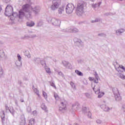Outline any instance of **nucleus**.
<instances>
[{"label":"nucleus","instance_id":"20e7f679","mask_svg":"<svg viewBox=\"0 0 125 125\" xmlns=\"http://www.w3.org/2000/svg\"><path fill=\"white\" fill-rule=\"evenodd\" d=\"M75 8V6L72 3H68L66 7V11L68 14H70L73 12Z\"/></svg>","mask_w":125,"mask_h":125},{"label":"nucleus","instance_id":"c756f323","mask_svg":"<svg viewBox=\"0 0 125 125\" xmlns=\"http://www.w3.org/2000/svg\"><path fill=\"white\" fill-rule=\"evenodd\" d=\"M21 102H24V101L23 100H21Z\"/></svg>","mask_w":125,"mask_h":125},{"label":"nucleus","instance_id":"f03ea898","mask_svg":"<svg viewBox=\"0 0 125 125\" xmlns=\"http://www.w3.org/2000/svg\"><path fill=\"white\" fill-rule=\"evenodd\" d=\"M12 12H13V8L12 6L8 5L7 6L5 11V15L6 16H11L12 15Z\"/></svg>","mask_w":125,"mask_h":125},{"label":"nucleus","instance_id":"1a4fd4ad","mask_svg":"<svg viewBox=\"0 0 125 125\" xmlns=\"http://www.w3.org/2000/svg\"><path fill=\"white\" fill-rule=\"evenodd\" d=\"M41 108L42 110L45 111V112H48V110H47V107L45 106V104H42L41 105Z\"/></svg>","mask_w":125,"mask_h":125},{"label":"nucleus","instance_id":"2eb2a0df","mask_svg":"<svg viewBox=\"0 0 125 125\" xmlns=\"http://www.w3.org/2000/svg\"><path fill=\"white\" fill-rule=\"evenodd\" d=\"M98 94H99L98 98H101V97L102 96H103V95H104V92H100V91L99 93H98Z\"/></svg>","mask_w":125,"mask_h":125},{"label":"nucleus","instance_id":"6e6552de","mask_svg":"<svg viewBox=\"0 0 125 125\" xmlns=\"http://www.w3.org/2000/svg\"><path fill=\"white\" fill-rule=\"evenodd\" d=\"M93 90L96 94H98L100 91V87L98 85H96L93 88Z\"/></svg>","mask_w":125,"mask_h":125},{"label":"nucleus","instance_id":"412c9836","mask_svg":"<svg viewBox=\"0 0 125 125\" xmlns=\"http://www.w3.org/2000/svg\"><path fill=\"white\" fill-rule=\"evenodd\" d=\"M17 57L19 59V61H21V56H20V55H19V54H18Z\"/></svg>","mask_w":125,"mask_h":125},{"label":"nucleus","instance_id":"4be33fe9","mask_svg":"<svg viewBox=\"0 0 125 125\" xmlns=\"http://www.w3.org/2000/svg\"><path fill=\"white\" fill-rule=\"evenodd\" d=\"M88 79L90 81V82H93V81L94 80V78L92 77H89Z\"/></svg>","mask_w":125,"mask_h":125},{"label":"nucleus","instance_id":"f257e3e1","mask_svg":"<svg viewBox=\"0 0 125 125\" xmlns=\"http://www.w3.org/2000/svg\"><path fill=\"white\" fill-rule=\"evenodd\" d=\"M76 12L77 15H82L83 13V2L78 3Z\"/></svg>","mask_w":125,"mask_h":125},{"label":"nucleus","instance_id":"dca6fc26","mask_svg":"<svg viewBox=\"0 0 125 125\" xmlns=\"http://www.w3.org/2000/svg\"><path fill=\"white\" fill-rule=\"evenodd\" d=\"M34 124H35V119H32L31 120H30L29 123V125H34Z\"/></svg>","mask_w":125,"mask_h":125},{"label":"nucleus","instance_id":"473e14b6","mask_svg":"<svg viewBox=\"0 0 125 125\" xmlns=\"http://www.w3.org/2000/svg\"><path fill=\"white\" fill-rule=\"evenodd\" d=\"M92 1H93V0H91Z\"/></svg>","mask_w":125,"mask_h":125},{"label":"nucleus","instance_id":"c85d7f7f","mask_svg":"<svg viewBox=\"0 0 125 125\" xmlns=\"http://www.w3.org/2000/svg\"><path fill=\"white\" fill-rule=\"evenodd\" d=\"M37 95H38L39 97H40V94H39V92H38V93H37Z\"/></svg>","mask_w":125,"mask_h":125},{"label":"nucleus","instance_id":"5701e85b","mask_svg":"<svg viewBox=\"0 0 125 125\" xmlns=\"http://www.w3.org/2000/svg\"><path fill=\"white\" fill-rule=\"evenodd\" d=\"M5 108L6 110H9V107H8V106H7V104H6L5 105Z\"/></svg>","mask_w":125,"mask_h":125},{"label":"nucleus","instance_id":"393cba45","mask_svg":"<svg viewBox=\"0 0 125 125\" xmlns=\"http://www.w3.org/2000/svg\"><path fill=\"white\" fill-rule=\"evenodd\" d=\"M97 123H98V124H100V123H101V121H100V120H97Z\"/></svg>","mask_w":125,"mask_h":125},{"label":"nucleus","instance_id":"a878e982","mask_svg":"<svg viewBox=\"0 0 125 125\" xmlns=\"http://www.w3.org/2000/svg\"><path fill=\"white\" fill-rule=\"evenodd\" d=\"M2 10V8H1V6L0 5V12Z\"/></svg>","mask_w":125,"mask_h":125},{"label":"nucleus","instance_id":"f3484780","mask_svg":"<svg viewBox=\"0 0 125 125\" xmlns=\"http://www.w3.org/2000/svg\"><path fill=\"white\" fill-rule=\"evenodd\" d=\"M4 55V52L3 50H0V57H2Z\"/></svg>","mask_w":125,"mask_h":125},{"label":"nucleus","instance_id":"39448f33","mask_svg":"<svg viewBox=\"0 0 125 125\" xmlns=\"http://www.w3.org/2000/svg\"><path fill=\"white\" fill-rule=\"evenodd\" d=\"M58 1L61 2V0H53V4L51 6V9L52 10H55L59 7V3Z\"/></svg>","mask_w":125,"mask_h":125},{"label":"nucleus","instance_id":"b1692460","mask_svg":"<svg viewBox=\"0 0 125 125\" xmlns=\"http://www.w3.org/2000/svg\"><path fill=\"white\" fill-rule=\"evenodd\" d=\"M97 5L96 4H94L92 5V7H93V8H95V7H96V6Z\"/></svg>","mask_w":125,"mask_h":125},{"label":"nucleus","instance_id":"ddd939ff","mask_svg":"<svg viewBox=\"0 0 125 125\" xmlns=\"http://www.w3.org/2000/svg\"><path fill=\"white\" fill-rule=\"evenodd\" d=\"M75 73L78 75V76H83L82 72H80V71L78 70H75Z\"/></svg>","mask_w":125,"mask_h":125},{"label":"nucleus","instance_id":"cd10ccee","mask_svg":"<svg viewBox=\"0 0 125 125\" xmlns=\"http://www.w3.org/2000/svg\"><path fill=\"white\" fill-rule=\"evenodd\" d=\"M53 86H54V87H55V88H56V86H55V85H53Z\"/></svg>","mask_w":125,"mask_h":125},{"label":"nucleus","instance_id":"9b49d317","mask_svg":"<svg viewBox=\"0 0 125 125\" xmlns=\"http://www.w3.org/2000/svg\"><path fill=\"white\" fill-rule=\"evenodd\" d=\"M35 25V22L34 21H31L30 23H27V26L28 27H33V26Z\"/></svg>","mask_w":125,"mask_h":125},{"label":"nucleus","instance_id":"a211bd4d","mask_svg":"<svg viewBox=\"0 0 125 125\" xmlns=\"http://www.w3.org/2000/svg\"><path fill=\"white\" fill-rule=\"evenodd\" d=\"M119 77L120 78H121V79H122L123 80H125V76L124 75V74H120L119 75Z\"/></svg>","mask_w":125,"mask_h":125},{"label":"nucleus","instance_id":"4468645a","mask_svg":"<svg viewBox=\"0 0 125 125\" xmlns=\"http://www.w3.org/2000/svg\"><path fill=\"white\" fill-rule=\"evenodd\" d=\"M54 97H55L56 100H58L59 99H60V97H59L58 94H57L56 93H54Z\"/></svg>","mask_w":125,"mask_h":125},{"label":"nucleus","instance_id":"423d86ee","mask_svg":"<svg viewBox=\"0 0 125 125\" xmlns=\"http://www.w3.org/2000/svg\"><path fill=\"white\" fill-rule=\"evenodd\" d=\"M115 69L118 72H123V71H125V67L123 65H116Z\"/></svg>","mask_w":125,"mask_h":125},{"label":"nucleus","instance_id":"9d476101","mask_svg":"<svg viewBox=\"0 0 125 125\" xmlns=\"http://www.w3.org/2000/svg\"><path fill=\"white\" fill-rule=\"evenodd\" d=\"M24 15V12H23V10H20L19 11V18H22L23 17Z\"/></svg>","mask_w":125,"mask_h":125},{"label":"nucleus","instance_id":"6ab92c4d","mask_svg":"<svg viewBox=\"0 0 125 125\" xmlns=\"http://www.w3.org/2000/svg\"><path fill=\"white\" fill-rule=\"evenodd\" d=\"M93 82L96 83H98V78H96L95 79H94Z\"/></svg>","mask_w":125,"mask_h":125},{"label":"nucleus","instance_id":"7ed1b4c3","mask_svg":"<svg viewBox=\"0 0 125 125\" xmlns=\"http://www.w3.org/2000/svg\"><path fill=\"white\" fill-rule=\"evenodd\" d=\"M22 9L24 10V11H25V12H32L33 11V7L29 4L22 5Z\"/></svg>","mask_w":125,"mask_h":125},{"label":"nucleus","instance_id":"aec40b11","mask_svg":"<svg viewBox=\"0 0 125 125\" xmlns=\"http://www.w3.org/2000/svg\"><path fill=\"white\" fill-rule=\"evenodd\" d=\"M46 71L47 73H51V71H50V68H46Z\"/></svg>","mask_w":125,"mask_h":125},{"label":"nucleus","instance_id":"bb28decb","mask_svg":"<svg viewBox=\"0 0 125 125\" xmlns=\"http://www.w3.org/2000/svg\"><path fill=\"white\" fill-rule=\"evenodd\" d=\"M22 123H20V125H25V124L23 123V125H22Z\"/></svg>","mask_w":125,"mask_h":125},{"label":"nucleus","instance_id":"f8f14e48","mask_svg":"<svg viewBox=\"0 0 125 125\" xmlns=\"http://www.w3.org/2000/svg\"><path fill=\"white\" fill-rule=\"evenodd\" d=\"M42 95L45 99H47V94L44 91H42Z\"/></svg>","mask_w":125,"mask_h":125},{"label":"nucleus","instance_id":"7c9ffc66","mask_svg":"<svg viewBox=\"0 0 125 125\" xmlns=\"http://www.w3.org/2000/svg\"><path fill=\"white\" fill-rule=\"evenodd\" d=\"M120 0V1H123V0Z\"/></svg>","mask_w":125,"mask_h":125},{"label":"nucleus","instance_id":"0eeeda50","mask_svg":"<svg viewBox=\"0 0 125 125\" xmlns=\"http://www.w3.org/2000/svg\"><path fill=\"white\" fill-rule=\"evenodd\" d=\"M60 111H63V110H66V104L65 103H61L59 105Z\"/></svg>","mask_w":125,"mask_h":125},{"label":"nucleus","instance_id":"72a5a7b5","mask_svg":"<svg viewBox=\"0 0 125 125\" xmlns=\"http://www.w3.org/2000/svg\"><path fill=\"white\" fill-rule=\"evenodd\" d=\"M9 1H10V0H9Z\"/></svg>","mask_w":125,"mask_h":125},{"label":"nucleus","instance_id":"2f4dec72","mask_svg":"<svg viewBox=\"0 0 125 125\" xmlns=\"http://www.w3.org/2000/svg\"><path fill=\"white\" fill-rule=\"evenodd\" d=\"M98 21H95V22H97Z\"/></svg>","mask_w":125,"mask_h":125}]
</instances>
